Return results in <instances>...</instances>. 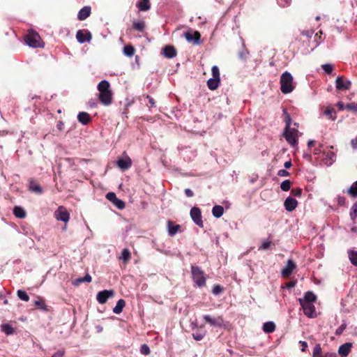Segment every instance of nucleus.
<instances>
[{"instance_id": "19", "label": "nucleus", "mask_w": 357, "mask_h": 357, "mask_svg": "<svg viewBox=\"0 0 357 357\" xmlns=\"http://www.w3.org/2000/svg\"><path fill=\"white\" fill-rule=\"evenodd\" d=\"M91 13V8L89 6H85L78 12L77 18L80 21L86 20L90 16Z\"/></svg>"}, {"instance_id": "32", "label": "nucleus", "mask_w": 357, "mask_h": 357, "mask_svg": "<svg viewBox=\"0 0 357 357\" xmlns=\"http://www.w3.org/2000/svg\"><path fill=\"white\" fill-rule=\"evenodd\" d=\"M348 257L350 262L355 266H357V251L349 250L348 251Z\"/></svg>"}, {"instance_id": "30", "label": "nucleus", "mask_w": 357, "mask_h": 357, "mask_svg": "<svg viewBox=\"0 0 357 357\" xmlns=\"http://www.w3.org/2000/svg\"><path fill=\"white\" fill-rule=\"evenodd\" d=\"M203 317H204V319L211 326H220L221 325V321H222L221 319H213V318H211L209 315H204Z\"/></svg>"}, {"instance_id": "62", "label": "nucleus", "mask_w": 357, "mask_h": 357, "mask_svg": "<svg viewBox=\"0 0 357 357\" xmlns=\"http://www.w3.org/2000/svg\"><path fill=\"white\" fill-rule=\"evenodd\" d=\"M299 343L302 345V351H305V349L307 347V343L305 341H300Z\"/></svg>"}, {"instance_id": "40", "label": "nucleus", "mask_w": 357, "mask_h": 357, "mask_svg": "<svg viewBox=\"0 0 357 357\" xmlns=\"http://www.w3.org/2000/svg\"><path fill=\"white\" fill-rule=\"evenodd\" d=\"M323 356H324V354L322 353L321 346L317 344L313 349L312 357H322Z\"/></svg>"}, {"instance_id": "56", "label": "nucleus", "mask_w": 357, "mask_h": 357, "mask_svg": "<svg viewBox=\"0 0 357 357\" xmlns=\"http://www.w3.org/2000/svg\"><path fill=\"white\" fill-rule=\"evenodd\" d=\"M291 192L294 195L300 197L302 195V190L301 188L292 189Z\"/></svg>"}, {"instance_id": "16", "label": "nucleus", "mask_w": 357, "mask_h": 357, "mask_svg": "<svg viewBox=\"0 0 357 357\" xmlns=\"http://www.w3.org/2000/svg\"><path fill=\"white\" fill-rule=\"evenodd\" d=\"M296 268V264L291 259L287 261L286 266L282 270L281 274L284 277H289Z\"/></svg>"}, {"instance_id": "38", "label": "nucleus", "mask_w": 357, "mask_h": 357, "mask_svg": "<svg viewBox=\"0 0 357 357\" xmlns=\"http://www.w3.org/2000/svg\"><path fill=\"white\" fill-rule=\"evenodd\" d=\"M34 304L38 308L45 311H48V307L43 298H39L38 300L36 301Z\"/></svg>"}, {"instance_id": "26", "label": "nucleus", "mask_w": 357, "mask_h": 357, "mask_svg": "<svg viewBox=\"0 0 357 357\" xmlns=\"http://www.w3.org/2000/svg\"><path fill=\"white\" fill-rule=\"evenodd\" d=\"M275 330V324L273 321H267L263 325V331L266 333H271Z\"/></svg>"}, {"instance_id": "31", "label": "nucleus", "mask_w": 357, "mask_h": 357, "mask_svg": "<svg viewBox=\"0 0 357 357\" xmlns=\"http://www.w3.org/2000/svg\"><path fill=\"white\" fill-rule=\"evenodd\" d=\"M13 214L15 217L19 218H24L26 217V212L22 207L15 206L13 208Z\"/></svg>"}, {"instance_id": "46", "label": "nucleus", "mask_w": 357, "mask_h": 357, "mask_svg": "<svg viewBox=\"0 0 357 357\" xmlns=\"http://www.w3.org/2000/svg\"><path fill=\"white\" fill-rule=\"evenodd\" d=\"M272 242L271 241L266 239L262 241L261 245L259 246V250H267L271 247Z\"/></svg>"}, {"instance_id": "63", "label": "nucleus", "mask_w": 357, "mask_h": 357, "mask_svg": "<svg viewBox=\"0 0 357 357\" xmlns=\"http://www.w3.org/2000/svg\"><path fill=\"white\" fill-rule=\"evenodd\" d=\"M323 146L322 144H320L318 148H316L314 151V154L317 155V154H319L321 152V149H322Z\"/></svg>"}, {"instance_id": "27", "label": "nucleus", "mask_w": 357, "mask_h": 357, "mask_svg": "<svg viewBox=\"0 0 357 357\" xmlns=\"http://www.w3.org/2000/svg\"><path fill=\"white\" fill-rule=\"evenodd\" d=\"M224 213V208L220 205H215L212 208V214L215 218H220Z\"/></svg>"}, {"instance_id": "36", "label": "nucleus", "mask_w": 357, "mask_h": 357, "mask_svg": "<svg viewBox=\"0 0 357 357\" xmlns=\"http://www.w3.org/2000/svg\"><path fill=\"white\" fill-rule=\"evenodd\" d=\"M132 27L135 30L143 32L145 29L146 25L144 21H138L133 22Z\"/></svg>"}, {"instance_id": "1", "label": "nucleus", "mask_w": 357, "mask_h": 357, "mask_svg": "<svg viewBox=\"0 0 357 357\" xmlns=\"http://www.w3.org/2000/svg\"><path fill=\"white\" fill-rule=\"evenodd\" d=\"M284 121L285 122V128L283 132V135L287 142L295 147L298 144V138L299 137V132L298 130V124L294 123V126L291 127V118L290 114L287 112L286 109H283Z\"/></svg>"}, {"instance_id": "55", "label": "nucleus", "mask_w": 357, "mask_h": 357, "mask_svg": "<svg viewBox=\"0 0 357 357\" xmlns=\"http://www.w3.org/2000/svg\"><path fill=\"white\" fill-rule=\"evenodd\" d=\"M65 354V351L63 349H60L57 351L55 354H54L52 357H63Z\"/></svg>"}, {"instance_id": "48", "label": "nucleus", "mask_w": 357, "mask_h": 357, "mask_svg": "<svg viewBox=\"0 0 357 357\" xmlns=\"http://www.w3.org/2000/svg\"><path fill=\"white\" fill-rule=\"evenodd\" d=\"M211 71H212L213 78L217 79H220V70H219V68L218 66H213Z\"/></svg>"}, {"instance_id": "29", "label": "nucleus", "mask_w": 357, "mask_h": 357, "mask_svg": "<svg viewBox=\"0 0 357 357\" xmlns=\"http://www.w3.org/2000/svg\"><path fill=\"white\" fill-rule=\"evenodd\" d=\"M125 305L126 301L123 299L119 300L116 306L113 308V312L117 314L121 313Z\"/></svg>"}, {"instance_id": "41", "label": "nucleus", "mask_w": 357, "mask_h": 357, "mask_svg": "<svg viewBox=\"0 0 357 357\" xmlns=\"http://www.w3.org/2000/svg\"><path fill=\"white\" fill-rule=\"evenodd\" d=\"M91 280H92L91 276L89 274L87 273L84 277L77 278L75 280V284H81L82 282H91Z\"/></svg>"}, {"instance_id": "60", "label": "nucleus", "mask_w": 357, "mask_h": 357, "mask_svg": "<svg viewBox=\"0 0 357 357\" xmlns=\"http://www.w3.org/2000/svg\"><path fill=\"white\" fill-rule=\"evenodd\" d=\"M185 194L188 197H192L194 195L193 192L189 188L185 190Z\"/></svg>"}, {"instance_id": "9", "label": "nucleus", "mask_w": 357, "mask_h": 357, "mask_svg": "<svg viewBox=\"0 0 357 357\" xmlns=\"http://www.w3.org/2000/svg\"><path fill=\"white\" fill-rule=\"evenodd\" d=\"M185 39L192 43L194 45H200L202 43L201 34L199 31H195L192 32L191 31H187L184 33Z\"/></svg>"}, {"instance_id": "64", "label": "nucleus", "mask_w": 357, "mask_h": 357, "mask_svg": "<svg viewBox=\"0 0 357 357\" xmlns=\"http://www.w3.org/2000/svg\"><path fill=\"white\" fill-rule=\"evenodd\" d=\"M291 165H292V164H291V160L286 161V162L284 163V167L286 169L290 168V167H291Z\"/></svg>"}, {"instance_id": "37", "label": "nucleus", "mask_w": 357, "mask_h": 357, "mask_svg": "<svg viewBox=\"0 0 357 357\" xmlns=\"http://www.w3.org/2000/svg\"><path fill=\"white\" fill-rule=\"evenodd\" d=\"M1 331L7 335H12L14 333V328L8 324H4L1 326Z\"/></svg>"}, {"instance_id": "58", "label": "nucleus", "mask_w": 357, "mask_h": 357, "mask_svg": "<svg viewBox=\"0 0 357 357\" xmlns=\"http://www.w3.org/2000/svg\"><path fill=\"white\" fill-rule=\"evenodd\" d=\"M351 145L354 149H357V137L351 139Z\"/></svg>"}, {"instance_id": "45", "label": "nucleus", "mask_w": 357, "mask_h": 357, "mask_svg": "<svg viewBox=\"0 0 357 357\" xmlns=\"http://www.w3.org/2000/svg\"><path fill=\"white\" fill-rule=\"evenodd\" d=\"M224 288L220 284H215L213 287L212 292L214 295H219L223 292Z\"/></svg>"}, {"instance_id": "57", "label": "nucleus", "mask_w": 357, "mask_h": 357, "mask_svg": "<svg viewBox=\"0 0 357 357\" xmlns=\"http://www.w3.org/2000/svg\"><path fill=\"white\" fill-rule=\"evenodd\" d=\"M278 175L279 176H288L289 175V173L286 169H280L278 171Z\"/></svg>"}, {"instance_id": "47", "label": "nucleus", "mask_w": 357, "mask_h": 357, "mask_svg": "<svg viewBox=\"0 0 357 357\" xmlns=\"http://www.w3.org/2000/svg\"><path fill=\"white\" fill-rule=\"evenodd\" d=\"M350 217L351 220L357 218V202L355 203L351 209Z\"/></svg>"}, {"instance_id": "8", "label": "nucleus", "mask_w": 357, "mask_h": 357, "mask_svg": "<svg viewBox=\"0 0 357 357\" xmlns=\"http://www.w3.org/2000/svg\"><path fill=\"white\" fill-rule=\"evenodd\" d=\"M54 216L57 220H61L64 222H68L70 219L69 213L63 206L58 207L57 210L54 212Z\"/></svg>"}, {"instance_id": "11", "label": "nucleus", "mask_w": 357, "mask_h": 357, "mask_svg": "<svg viewBox=\"0 0 357 357\" xmlns=\"http://www.w3.org/2000/svg\"><path fill=\"white\" fill-rule=\"evenodd\" d=\"M76 38L79 43L89 42L92 38L91 32L86 29L79 30L76 33Z\"/></svg>"}, {"instance_id": "33", "label": "nucleus", "mask_w": 357, "mask_h": 357, "mask_svg": "<svg viewBox=\"0 0 357 357\" xmlns=\"http://www.w3.org/2000/svg\"><path fill=\"white\" fill-rule=\"evenodd\" d=\"M220 79L211 78L207 81V86L211 90H215L218 87Z\"/></svg>"}, {"instance_id": "10", "label": "nucleus", "mask_w": 357, "mask_h": 357, "mask_svg": "<svg viewBox=\"0 0 357 357\" xmlns=\"http://www.w3.org/2000/svg\"><path fill=\"white\" fill-rule=\"evenodd\" d=\"M116 164L121 170L125 171L132 166V160L126 152H124L123 157L119 158Z\"/></svg>"}, {"instance_id": "49", "label": "nucleus", "mask_w": 357, "mask_h": 357, "mask_svg": "<svg viewBox=\"0 0 357 357\" xmlns=\"http://www.w3.org/2000/svg\"><path fill=\"white\" fill-rule=\"evenodd\" d=\"M322 69L327 74H331L333 70V67L331 63H325L322 65Z\"/></svg>"}, {"instance_id": "20", "label": "nucleus", "mask_w": 357, "mask_h": 357, "mask_svg": "<svg viewBox=\"0 0 357 357\" xmlns=\"http://www.w3.org/2000/svg\"><path fill=\"white\" fill-rule=\"evenodd\" d=\"M163 55L168 59L174 58L176 56V50L172 45H166L162 49Z\"/></svg>"}, {"instance_id": "28", "label": "nucleus", "mask_w": 357, "mask_h": 357, "mask_svg": "<svg viewBox=\"0 0 357 357\" xmlns=\"http://www.w3.org/2000/svg\"><path fill=\"white\" fill-rule=\"evenodd\" d=\"M131 254L130 250L128 248H124L122 250L121 255L119 257V259L123 260L124 264H128L130 260Z\"/></svg>"}, {"instance_id": "4", "label": "nucleus", "mask_w": 357, "mask_h": 357, "mask_svg": "<svg viewBox=\"0 0 357 357\" xmlns=\"http://www.w3.org/2000/svg\"><path fill=\"white\" fill-rule=\"evenodd\" d=\"M24 41L26 45L33 48L44 47V43L40 35L33 30H29L24 36Z\"/></svg>"}, {"instance_id": "61", "label": "nucleus", "mask_w": 357, "mask_h": 357, "mask_svg": "<svg viewBox=\"0 0 357 357\" xmlns=\"http://www.w3.org/2000/svg\"><path fill=\"white\" fill-rule=\"evenodd\" d=\"M345 105L342 102H338L337 104V106L338 107L339 109L342 111L344 109H347L345 107Z\"/></svg>"}, {"instance_id": "35", "label": "nucleus", "mask_w": 357, "mask_h": 357, "mask_svg": "<svg viewBox=\"0 0 357 357\" xmlns=\"http://www.w3.org/2000/svg\"><path fill=\"white\" fill-rule=\"evenodd\" d=\"M135 52V49L132 45H127L123 48V54L129 57H131L134 55Z\"/></svg>"}, {"instance_id": "44", "label": "nucleus", "mask_w": 357, "mask_h": 357, "mask_svg": "<svg viewBox=\"0 0 357 357\" xmlns=\"http://www.w3.org/2000/svg\"><path fill=\"white\" fill-rule=\"evenodd\" d=\"M347 323L345 321H343V322L342 323V324L340 325V326H339L336 330H335V335H337V336H340L342 334V333L344 332V331L345 330V328H347Z\"/></svg>"}, {"instance_id": "3", "label": "nucleus", "mask_w": 357, "mask_h": 357, "mask_svg": "<svg viewBox=\"0 0 357 357\" xmlns=\"http://www.w3.org/2000/svg\"><path fill=\"white\" fill-rule=\"evenodd\" d=\"M280 91L283 94L291 93L296 88V83L292 75L285 71L282 73L280 79Z\"/></svg>"}, {"instance_id": "15", "label": "nucleus", "mask_w": 357, "mask_h": 357, "mask_svg": "<svg viewBox=\"0 0 357 357\" xmlns=\"http://www.w3.org/2000/svg\"><path fill=\"white\" fill-rule=\"evenodd\" d=\"M297 205L298 202L291 197H287L284 202L285 210L289 212L293 211L297 207Z\"/></svg>"}, {"instance_id": "54", "label": "nucleus", "mask_w": 357, "mask_h": 357, "mask_svg": "<svg viewBox=\"0 0 357 357\" xmlns=\"http://www.w3.org/2000/svg\"><path fill=\"white\" fill-rule=\"evenodd\" d=\"M205 333H196L192 334V337L195 340H201L203 339Z\"/></svg>"}, {"instance_id": "6", "label": "nucleus", "mask_w": 357, "mask_h": 357, "mask_svg": "<svg viewBox=\"0 0 357 357\" xmlns=\"http://www.w3.org/2000/svg\"><path fill=\"white\" fill-rule=\"evenodd\" d=\"M190 214L192 220L197 225L200 227H204L202 212L199 208L196 206L192 207L190 210Z\"/></svg>"}, {"instance_id": "43", "label": "nucleus", "mask_w": 357, "mask_h": 357, "mask_svg": "<svg viewBox=\"0 0 357 357\" xmlns=\"http://www.w3.org/2000/svg\"><path fill=\"white\" fill-rule=\"evenodd\" d=\"M291 188V181L288 179L283 181L280 183V188L283 191H288L290 190Z\"/></svg>"}, {"instance_id": "34", "label": "nucleus", "mask_w": 357, "mask_h": 357, "mask_svg": "<svg viewBox=\"0 0 357 357\" xmlns=\"http://www.w3.org/2000/svg\"><path fill=\"white\" fill-rule=\"evenodd\" d=\"M324 115L326 116L329 119L335 121L337 118L336 112L332 108H327L324 112Z\"/></svg>"}, {"instance_id": "5", "label": "nucleus", "mask_w": 357, "mask_h": 357, "mask_svg": "<svg viewBox=\"0 0 357 357\" xmlns=\"http://www.w3.org/2000/svg\"><path fill=\"white\" fill-rule=\"evenodd\" d=\"M192 278L198 287L206 286V276L204 271L197 266H191Z\"/></svg>"}, {"instance_id": "25", "label": "nucleus", "mask_w": 357, "mask_h": 357, "mask_svg": "<svg viewBox=\"0 0 357 357\" xmlns=\"http://www.w3.org/2000/svg\"><path fill=\"white\" fill-rule=\"evenodd\" d=\"M136 6L140 11H147L151 8L150 0H139Z\"/></svg>"}, {"instance_id": "53", "label": "nucleus", "mask_w": 357, "mask_h": 357, "mask_svg": "<svg viewBox=\"0 0 357 357\" xmlns=\"http://www.w3.org/2000/svg\"><path fill=\"white\" fill-rule=\"evenodd\" d=\"M337 202L339 206H344L346 204V199L344 197L338 195L337 197Z\"/></svg>"}, {"instance_id": "22", "label": "nucleus", "mask_w": 357, "mask_h": 357, "mask_svg": "<svg viewBox=\"0 0 357 357\" xmlns=\"http://www.w3.org/2000/svg\"><path fill=\"white\" fill-rule=\"evenodd\" d=\"M29 189L36 194H41L43 192L42 187L33 178L29 179Z\"/></svg>"}, {"instance_id": "39", "label": "nucleus", "mask_w": 357, "mask_h": 357, "mask_svg": "<svg viewBox=\"0 0 357 357\" xmlns=\"http://www.w3.org/2000/svg\"><path fill=\"white\" fill-rule=\"evenodd\" d=\"M347 192L353 197H357V181L347 190Z\"/></svg>"}, {"instance_id": "13", "label": "nucleus", "mask_w": 357, "mask_h": 357, "mask_svg": "<svg viewBox=\"0 0 357 357\" xmlns=\"http://www.w3.org/2000/svg\"><path fill=\"white\" fill-rule=\"evenodd\" d=\"M106 198L112 202L119 209H123L125 208V202L118 199L114 192H108L106 195Z\"/></svg>"}, {"instance_id": "18", "label": "nucleus", "mask_w": 357, "mask_h": 357, "mask_svg": "<svg viewBox=\"0 0 357 357\" xmlns=\"http://www.w3.org/2000/svg\"><path fill=\"white\" fill-rule=\"evenodd\" d=\"M351 347L352 344L351 342H346L340 345L338 349V354L342 357H347L349 354Z\"/></svg>"}, {"instance_id": "7", "label": "nucleus", "mask_w": 357, "mask_h": 357, "mask_svg": "<svg viewBox=\"0 0 357 357\" xmlns=\"http://www.w3.org/2000/svg\"><path fill=\"white\" fill-rule=\"evenodd\" d=\"M302 306L304 314L309 318H314L317 317V311L313 303H300Z\"/></svg>"}, {"instance_id": "59", "label": "nucleus", "mask_w": 357, "mask_h": 357, "mask_svg": "<svg viewBox=\"0 0 357 357\" xmlns=\"http://www.w3.org/2000/svg\"><path fill=\"white\" fill-rule=\"evenodd\" d=\"M146 98L149 99V102L151 107H155V102L153 98L149 96H147Z\"/></svg>"}, {"instance_id": "17", "label": "nucleus", "mask_w": 357, "mask_h": 357, "mask_svg": "<svg viewBox=\"0 0 357 357\" xmlns=\"http://www.w3.org/2000/svg\"><path fill=\"white\" fill-rule=\"evenodd\" d=\"M336 160V154L333 151H328L324 153L323 162L327 167L331 166Z\"/></svg>"}, {"instance_id": "52", "label": "nucleus", "mask_w": 357, "mask_h": 357, "mask_svg": "<svg viewBox=\"0 0 357 357\" xmlns=\"http://www.w3.org/2000/svg\"><path fill=\"white\" fill-rule=\"evenodd\" d=\"M278 3L281 7H286L290 5L291 0H277Z\"/></svg>"}, {"instance_id": "51", "label": "nucleus", "mask_w": 357, "mask_h": 357, "mask_svg": "<svg viewBox=\"0 0 357 357\" xmlns=\"http://www.w3.org/2000/svg\"><path fill=\"white\" fill-rule=\"evenodd\" d=\"M345 107L348 110L357 112V103L355 104L354 102H351L346 104Z\"/></svg>"}, {"instance_id": "24", "label": "nucleus", "mask_w": 357, "mask_h": 357, "mask_svg": "<svg viewBox=\"0 0 357 357\" xmlns=\"http://www.w3.org/2000/svg\"><path fill=\"white\" fill-rule=\"evenodd\" d=\"M77 119L83 125H87L91 121L90 115L85 112H81L77 115Z\"/></svg>"}, {"instance_id": "12", "label": "nucleus", "mask_w": 357, "mask_h": 357, "mask_svg": "<svg viewBox=\"0 0 357 357\" xmlns=\"http://www.w3.org/2000/svg\"><path fill=\"white\" fill-rule=\"evenodd\" d=\"M114 295V290H112V289H109V290L105 289V290L99 291L97 294L96 299H97V301H98L99 303L104 304V303H105L107 302V299L109 297H112Z\"/></svg>"}, {"instance_id": "21", "label": "nucleus", "mask_w": 357, "mask_h": 357, "mask_svg": "<svg viewBox=\"0 0 357 357\" xmlns=\"http://www.w3.org/2000/svg\"><path fill=\"white\" fill-rule=\"evenodd\" d=\"M181 229V225L175 224L174 222L169 220L167 222L168 234L170 236H174Z\"/></svg>"}, {"instance_id": "23", "label": "nucleus", "mask_w": 357, "mask_h": 357, "mask_svg": "<svg viewBox=\"0 0 357 357\" xmlns=\"http://www.w3.org/2000/svg\"><path fill=\"white\" fill-rule=\"evenodd\" d=\"M317 296L312 291H307L303 298H300L298 299L299 303H302L304 302L305 303H313L316 301Z\"/></svg>"}, {"instance_id": "2", "label": "nucleus", "mask_w": 357, "mask_h": 357, "mask_svg": "<svg viewBox=\"0 0 357 357\" xmlns=\"http://www.w3.org/2000/svg\"><path fill=\"white\" fill-rule=\"evenodd\" d=\"M99 91L98 99L100 103L105 106L110 105L113 102V92L110 88V84L107 80H102L98 84Z\"/></svg>"}, {"instance_id": "50", "label": "nucleus", "mask_w": 357, "mask_h": 357, "mask_svg": "<svg viewBox=\"0 0 357 357\" xmlns=\"http://www.w3.org/2000/svg\"><path fill=\"white\" fill-rule=\"evenodd\" d=\"M140 352L143 355H149L151 353L150 349L147 344H144L141 346Z\"/></svg>"}, {"instance_id": "14", "label": "nucleus", "mask_w": 357, "mask_h": 357, "mask_svg": "<svg viewBox=\"0 0 357 357\" xmlns=\"http://www.w3.org/2000/svg\"><path fill=\"white\" fill-rule=\"evenodd\" d=\"M351 82L349 79H343L342 77H337L335 80L336 89L338 90H349Z\"/></svg>"}, {"instance_id": "42", "label": "nucleus", "mask_w": 357, "mask_h": 357, "mask_svg": "<svg viewBox=\"0 0 357 357\" xmlns=\"http://www.w3.org/2000/svg\"><path fill=\"white\" fill-rule=\"evenodd\" d=\"M17 295L19 297V298L21 299L22 301H24L26 302L29 301V295L26 294V291H24L23 290H18L17 291Z\"/></svg>"}]
</instances>
